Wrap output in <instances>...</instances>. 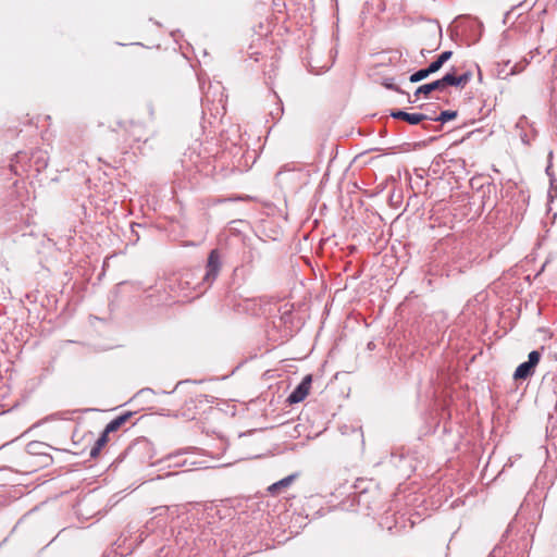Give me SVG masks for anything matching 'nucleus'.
<instances>
[{
    "label": "nucleus",
    "instance_id": "nucleus-7",
    "mask_svg": "<svg viewBox=\"0 0 557 557\" xmlns=\"http://www.w3.org/2000/svg\"><path fill=\"white\" fill-rule=\"evenodd\" d=\"M295 479H296V474L287 475L286 478L271 484L268 487V492L272 495H276L280 493V491L282 488L288 487L294 482Z\"/></svg>",
    "mask_w": 557,
    "mask_h": 557
},
{
    "label": "nucleus",
    "instance_id": "nucleus-10",
    "mask_svg": "<svg viewBox=\"0 0 557 557\" xmlns=\"http://www.w3.org/2000/svg\"><path fill=\"white\" fill-rule=\"evenodd\" d=\"M108 435H109V433H106V431L103 430V432L101 433V435L96 441V443L92 446V448L90 449V453H89L90 457L95 458V457H97L100 454L101 449L108 443Z\"/></svg>",
    "mask_w": 557,
    "mask_h": 557
},
{
    "label": "nucleus",
    "instance_id": "nucleus-14",
    "mask_svg": "<svg viewBox=\"0 0 557 557\" xmlns=\"http://www.w3.org/2000/svg\"><path fill=\"white\" fill-rule=\"evenodd\" d=\"M540 358H541L540 352L536 350H532L529 354V360L527 362L534 368L539 363Z\"/></svg>",
    "mask_w": 557,
    "mask_h": 557
},
{
    "label": "nucleus",
    "instance_id": "nucleus-3",
    "mask_svg": "<svg viewBox=\"0 0 557 557\" xmlns=\"http://www.w3.org/2000/svg\"><path fill=\"white\" fill-rule=\"evenodd\" d=\"M445 81H446V74L442 78H440V79H436V81H434L432 83H428V84L421 85L414 91V96H417V97L420 96V95L428 96L429 94H431L434 90L444 91L445 88L447 86H449V83H446Z\"/></svg>",
    "mask_w": 557,
    "mask_h": 557
},
{
    "label": "nucleus",
    "instance_id": "nucleus-12",
    "mask_svg": "<svg viewBox=\"0 0 557 557\" xmlns=\"http://www.w3.org/2000/svg\"><path fill=\"white\" fill-rule=\"evenodd\" d=\"M431 74H434L432 71H430V67L421 69L417 71L416 73L411 74L409 77V81L411 83H418L426 77H429Z\"/></svg>",
    "mask_w": 557,
    "mask_h": 557
},
{
    "label": "nucleus",
    "instance_id": "nucleus-13",
    "mask_svg": "<svg viewBox=\"0 0 557 557\" xmlns=\"http://www.w3.org/2000/svg\"><path fill=\"white\" fill-rule=\"evenodd\" d=\"M457 116V111H442L441 114L434 119V121H438L442 123L448 122L450 120H454Z\"/></svg>",
    "mask_w": 557,
    "mask_h": 557
},
{
    "label": "nucleus",
    "instance_id": "nucleus-11",
    "mask_svg": "<svg viewBox=\"0 0 557 557\" xmlns=\"http://www.w3.org/2000/svg\"><path fill=\"white\" fill-rule=\"evenodd\" d=\"M533 367L527 361L519 364L515 371L513 377L516 380H524L532 374Z\"/></svg>",
    "mask_w": 557,
    "mask_h": 557
},
{
    "label": "nucleus",
    "instance_id": "nucleus-1",
    "mask_svg": "<svg viewBox=\"0 0 557 557\" xmlns=\"http://www.w3.org/2000/svg\"><path fill=\"white\" fill-rule=\"evenodd\" d=\"M311 386V375H306L298 386L289 394L287 401L289 404H298L302 401L309 394Z\"/></svg>",
    "mask_w": 557,
    "mask_h": 557
},
{
    "label": "nucleus",
    "instance_id": "nucleus-9",
    "mask_svg": "<svg viewBox=\"0 0 557 557\" xmlns=\"http://www.w3.org/2000/svg\"><path fill=\"white\" fill-rule=\"evenodd\" d=\"M131 413L119 416L111 420L104 428L106 433H111L119 430L129 418Z\"/></svg>",
    "mask_w": 557,
    "mask_h": 557
},
{
    "label": "nucleus",
    "instance_id": "nucleus-6",
    "mask_svg": "<svg viewBox=\"0 0 557 557\" xmlns=\"http://www.w3.org/2000/svg\"><path fill=\"white\" fill-rule=\"evenodd\" d=\"M391 116L398 120H404L411 125H417L420 122L426 120V115L422 113H408L405 111H394Z\"/></svg>",
    "mask_w": 557,
    "mask_h": 557
},
{
    "label": "nucleus",
    "instance_id": "nucleus-2",
    "mask_svg": "<svg viewBox=\"0 0 557 557\" xmlns=\"http://www.w3.org/2000/svg\"><path fill=\"white\" fill-rule=\"evenodd\" d=\"M221 269L220 255L216 249L211 250L208 257L207 272L203 277L206 282H212L218 276Z\"/></svg>",
    "mask_w": 557,
    "mask_h": 557
},
{
    "label": "nucleus",
    "instance_id": "nucleus-8",
    "mask_svg": "<svg viewBox=\"0 0 557 557\" xmlns=\"http://www.w3.org/2000/svg\"><path fill=\"white\" fill-rule=\"evenodd\" d=\"M451 55L453 51L450 50L442 52L436 60L430 63V71H432L433 73L440 71V69L444 65L445 62H447L451 58Z\"/></svg>",
    "mask_w": 557,
    "mask_h": 557
},
{
    "label": "nucleus",
    "instance_id": "nucleus-15",
    "mask_svg": "<svg viewBox=\"0 0 557 557\" xmlns=\"http://www.w3.org/2000/svg\"><path fill=\"white\" fill-rule=\"evenodd\" d=\"M476 69H478V73H479V79L481 81L482 79L481 70H480V67L478 65H476Z\"/></svg>",
    "mask_w": 557,
    "mask_h": 557
},
{
    "label": "nucleus",
    "instance_id": "nucleus-5",
    "mask_svg": "<svg viewBox=\"0 0 557 557\" xmlns=\"http://www.w3.org/2000/svg\"><path fill=\"white\" fill-rule=\"evenodd\" d=\"M473 74L471 71H466L460 75H456L454 72L446 73V83H449V86H455L459 88H465L467 84L471 81Z\"/></svg>",
    "mask_w": 557,
    "mask_h": 557
},
{
    "label": "nucleus",
    "instance_id": "nucleus-4",
    "mask_svg": "<svg viewBox=\"0 0 557 557\" xmlns=\"http://www.w3.org/2000/svg\"><path fill=\"white\" fill-rule=\"evenodd\" d=\"M473 74L471 71H466L460 75H456L454 72L446 73V83H449V86H455L459 88H465L467 84L471 81Z\"/></svg>",
    "mask_w": 557,
    "mask_h": 557
}]
</instances>
